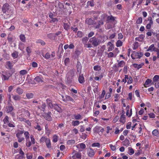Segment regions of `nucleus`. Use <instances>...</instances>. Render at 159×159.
I'll list each match as a JSON object with an SVG mask.
<instances>
[{
    "mask_svg": "<svg viewBox=\"0 0 159 159\" xmlns=\"http://www.w3.org/2000/svg\"><path fill=\"white\" fill-rule=\"evenodd\" d=\"M159 80V76L157 75H155L153 78L154 82H157Z\"/></svg>",
    "mask_w": 159,
    "mask_h": 159,
    "instance_id": "30",
    "label": "nucleus"
},
{
    "mask_svg": "<svg viewBox=\"0 0 159 159\" xmlns=\"http://www.w3.org/2000/svg\"><path fill=\"white\" fill-rule=\"evenodd\" d=\"M20 38L21 41L23 42H25V37L24 35L21 34L20 36Z\"/></svg>",
    "mask_w": 159,
    "mask_h": 159,
    "instance_id": "31",
    "label": "nucleus"
},
{
    "mask_svg": "<svg viewBox=\"0 0 159 159\" xmlns=\"http://www.w3.org/2000/svg\"><path fill=\"white\" fill-rule=\"evenodd\" d=\"M152 134L154 136H159V132L157 129H154L152 132Z\"/></svg>",
    "mask_w": 159,
    "mask_h": 159,
    "instance_id": "25",
    "label": "nucleus"
},
{
    "mask_svg": "<svg viewBox=\"0 0 159 159\" xmlns=\"http://www.w3.org/2000/svg\"><path fill=\"white\" fill-rule=\"evenodd\" d=\"M92 147H96L98 148H99L100 147V144L98 143H93L92 145Z\"/></svg>",
    "mask_w": 159,
    "mask_h": 159,
    "instance_id": "36",
    "label": "nucleus"
},
{
    "mask_svg": "<svg viewBox=\"0 0 159 159\" xmlns=\"http://www.w3.org/2000/svg\"><path fill=\"white\" fill-rule=\"evenodd\" d=\"M71 157L72 159H81V153L74 150L71 154Z\"/></svg>",
    "mask_w": 159,
    "mask_h": 159,
    "instance_id": "2",
    "label": "nucleus"
},
{
    "mask_svg": "<svg viewBox=\"0 0 159 159\" xmlns=\"http://www.w3.org/2000/svg\"><path fill=\"white\" fill-rule=\"evenodd\" d=\"M144 38V36L143 35H141L139 37L136 38L135 39L141 42L143 41Z\"/></svg>",
    "mask_w": 159,
    "mask_h": 159,
    "instance_id": "38",
    "label": "nucleus"
},
{
    "mask_svg": "<svg viewBox=\"0 0 159 159\" xmlns=\"http://www.w3.org/2000/svg\"><path fill=\"white\" fill-rule=\"evenodd\" d=\"M119 52V51L118 50V48H116L115 49V52H114V53L110 52L109 53H107V57L108 58H111L112 57H116Z\"/></svg>",
    "mask_w": 159,
    "mask_h": 159,
    "instance_id": "5",
    "label": "nucleus"
},
{
    "mask_svg": "<svg viewBox=\"0 0 159 159\" xmlns=\"http://www.w3.org/2000/svg\"><path fill=\"white\" fill-rule=\"evenodd\" d=\"M45 133L48 136H49L51 133V131L49 130L47 125L45 126Z\"/></svg>",
    "mask_w": 159,
    "mask_h": 159,
    "instance_id": "29",
    "label": "nucleus"
},
{
    "mask_svg": "<svg viewBox=\"0 0 159 159\" xmlns=\"http://www.w3.org/2000/svg\"><path fill=\"white\" fill-rule=\"evenodd\" d=\"M47 103L48 104V107L51 108H53L54 106V105H53L51 102V101L49 99H47Z\"/></svg>",
    "mask_w": 159,
    "mask_h": 159,
    "instance_id": "21",
    "label": "nucleus"
},
{
    "mask_svg": "<svg viewBox=\"0 0 159 159\" xmlns=\"http://www.w3.org/2000/svg\"><path fill=\"white\" fill-rule=\"evenodd\" d=\"M45 142L47 147L48 148H51V142L49 139L48 138Z\"/></svg>",
    "mask_w": 159,
    "mask_h": 159,
    "instance_id": "22",
    "label": "nucleus"
},
{
    "mask_svg": "<svg viewBox=\"0 0 159 159\" xmlns=\"http://www.w3.org/2000/svg\"><path fill=\"white\" fill-rule=\"evenodd\" d=\"M43 56L46 59H49L51 57L49 53H47L45 56L43 55Z\"/></svg>",
    "mask_w": 159,
    "mask_h": 159,
    "instance_id": "56",
    "label": "nucleus"
},
{
    "mask_svg": "<svg viewBox=\"0 0 159 159\" xmlns=\"http://www.w3.org/2000/svg\"><path fill=\"white\" fill-rule=\"evenodd\" d=\"M86 22L89 25H91L93 23V20L91 19H87L86 20Z\"/></svg>",
    "mask_w": 159,
    "mask_h": 159,
    "instance_id": "46",
    "label": "nucleus"
},
{
    "mask_svg": "<svg viewBox=\"0 0 159 159\" xmlns=\"http://www.w3.org/2000/svg\"><path fill=\"white\" fill-rule=\"evenodd\" d=\"M128 149V153L130 155H132L134 153V149L131 147H129Z\"/></svg>",
    "mask_w": 159,
    "mask_h": 159,
    "instance_id": "35",
    "label": "nucleus"
},
{
    "mask_svg": "<svg viewBox=\"0 0 159 159\" xmlns=\"http://www.w3.org/2000/svg\"><path fill=\"white\" fill-rule=\"evenodd\" d=\"M26 95L28 98H32L33 97V94L31 93H27Z\"/></svg>",
    "mask_w": 159,
    "mask_h": 159,
    "instance_id": "53",
    "label": "nucleus"
},
{
    "mask_svg": "<svg viewBox=\"0 0 159 159\" xmlns=\"http://www.w3.org/2000/svg\"><path fill=\"white\" fill-rule=\"evenodd\" d=\"M94 70L99 71L101 70V68L100 66L97 65L93 67Z\"/></svg>",
    "mask_w": 159,
    "mask_h": 159,
    "instance_id": "40",
    "label": "nucleus"
},
{
    "mask_svg": "<svg viewBox=\"0 0 159 159\" xmlns=\"http://www.w3.org/2000/svg\"><path fill=\"white\" fill-rule=\"evenodd\" d=\"M44 118L46 120L48 121H51L52 120V118L51 116V113L49 112L48 113L45 114L44 115Z\"/></svg>",
    "mask_w": 159,
    "mask_h": 159,
    "instance_id": "17",
    "label": "nucleus"
},
{
    "mask_svg": "<svg viewBox=\"0 0 159 159\" xmlns=\"http://www.w3.org/2000/svg\"><path fill=\"white\" fill-rule=\"evenodd\" d=\"M77 148L80 147L81 149H84L86 148L85 145L83 143H80L77 145Z\"/></svg>",
    "mask_w": 159,
    "mask_h": 159,
    "instance_id": "27",
    "label": "nucleus"
},
{
    "mask_svg": "<svg viewBox=\"0 0 159 159\" xmlns=\"http://www.w3.org/2000/svg\"><path fill=\"white\" fill-rule=\"evenodd\" d=\"M11 55L14 58H16L18 56V53L16 51H14L12 53Z\"/></svg>",
    "mask_w": 159,
    "mask_h": 159,
    "instance_id": "34",
    "label": "nucleus"
},
{
    "mask_svg": "<svg viewBox=\"0 0 159 159\" xmlns=\"http://www.w3.org/2000/svg\"><path fill=\"white\" fill-rule=\"evenodd\" d=\"M87 152L88 156L90 157H93L95 154L94 150L91 148L88 149Z\"/></svg>",
    "mask_w": 159,
    "mask_h": 159,
    "instance_id": "11",
    "label": "nucleus"
},
{
    "mask_svg": "<svg viewBox=\"0 0 159 159\" xmlns=\"http://www.w3.org/2000/svg\"><path fill=\"white\" fill-rule=\"evenodd\" d=\"M10 9V6L7 3L4 4L2 8V11L4 13H6L7 12H8Z\"/></svg>",
    "mask_w": 159,
    "mask_h": 159,
    "instance_id": "9",
    "label": "nucleus"
},
{
    "mask_svg": "<svg viewBox=\"0 0 159 159\" xmlns=\"http://www.w3.org/2000/svg\"><path fill=\"white\" fill-rule=\"evenodd\" d=\"M58 136L56 135H54L53 137L52 141L54 143L57 142L58 140Z\"/></svg>",
    "mask_w": 159,
    "mask_h": 159,
    "instance_id": "43",
    "label": "nucleus"
},
{
    "mask_svg": "<svg viewBox=\"0 0 159 159\" xmlns=\"http://www.w3.org/2000/svg\"><path fill=\"white\" fill-rule=\"evenodd\" d=\"M30 139L31 142L30 141L29 139H26V146L28 147H30L32 143L34 144L35 143V140L33 135H31L30 136Z\"/></svg>",
    "mask_w": 159,
    "mask_h": 159,
    "instance_id": "4",
    "label": "nucleus"
},
{
    "mask_svg": "<svg viewBox=\"0 0 159 159\" xmlns=\"http://www.w3.org/2000/svg\"><path fill=\"white\" fill-rule=\"evenodd\" d=\"M36 43H37L40 44L42 45H44L45 44V42L43 40L41 39H38L36 40Z\"/></svg>",
    "mask_w": 159,
    "mask_h": 159,
    "instance_id": "32",
    "label": "nucleus"
},
{
    "mask_svg": "<svg viewBox=\"0 0 159 159\" xmlns=\"http://www.w3.org/2000/svg\"><path fill=\"white\" fill-rule=\"evenodd\" d=\"M105 91L104 90H103L102 91V93L101 95L99 96V98L102 99L104 98L105 94Z\"/></svg>",
    "mask_w": 159,
    "mask_h": 159,
    "instance_id": "55",
    "label": "nucleus"
},
{
    "mask_svg": "<svg viewBox=\"0 0 159 159\" xmlns=\"http://www.w3.org/2000/svg\"><path fill=\"white\" fill-rule=\"evenodd\" d=\"M54 109H55L56 111H57L58 112H60L61 111V109L60 107L58 106L57 104H54V106L53 108Z\"/></svg>",
    "mask_w": 159,
    "mask_h": 159,
    "instance_id": "33",
    "label": "nucleus"
},
{
    "mask_svg": "<svg viewBox=\"0 0 159 159\" xmlns=\"http://www.w3.org/2000/svg\"><path fill=\"white\" fill-rule=\"evenodd\" d=\"M70 62V59L68 58H66L64 60L65 65L66 66Z\"/></svg>",
    "mask_w": 159,
    "mask_h": 159,
    "instance_id": "58",
    "label": "nucleus"
},
{
    "mask_svg": "<svg viewBox=\"0 0 159 159\" xmlns=\"http://www.w3.org/2000/svg\"><path fill=\"white\" fill-rule=\"evenodd\" d=\"M152 82V80L150 79H147L144 84V86L145 87L147 88L149 86Z\"/></svg>",
    "mask_w": 159,
    "mask_h": 159,
    "instance_id": "18",
    "label": "nucleus"
},
{
    "mask_svg": "<svg viewBox=\"0 0 159 159\" xmlns=\"http://www.w3.org/2000/svg\"><path fill=\"white\" fill-rule=\"evenodd\" d=\"M149 20V23L146 26V28L147 29H150L151 28V26L153 24V22L151 17H150L148 19Z\"/></svg>",
    "mask_w": 159,
    "mask_h": 159,
    "instance_id": "13",
    "label": "nucleus"
},
{
    "mask_svg": "<svg viewBox=\"0 0 159 159\" xmlns=\"http://www.w3.org/2000/svg\"><path fill=\"white\" fill-rule=\"evenodd\" d=\"M107 46L108 47L107 48V51L108 52L112 51L114 48V46L113 44L111 42H109L108 43Z\"/></svg>",
    "mask_w": 159,
    "mask_h": 159,
    "instance_id": "12",
    "label": "nucleus"
},
{
    "mask_svg": "<svg viewBox=\"0 0 159 159\" xmlns=\"http://www.w3.org/2000/svg\"><path fill=\"white\" fill-rule=\"evenodd\" d=\"M34 80L37 82H43V78L42 75H40L36 77L34 79Z\"/></svg>",
    "mask_w": 159,
    "mask_h": 159,
    "instance_id": "14",
    "label": "nucleus"
},
{
    "mask_svg": "<svg viewBox=\"0 0 159 159\" xmlns=\"http://www.w3.org/2000/svg\"><path fill=\"white\" fill-rule=\"evenodd\" d=\"M3 121L4 124H8L9 123L8 117L7 116H6L4 119Z\"/></svg>",
    "mask_w": 159,
    "mask_h": 159,
    "instance_id": "45",
    "label": "nucleus"
},
{
    "mask_svg": "<svg viewBox=\"0 0 159 159\" xmlns=\"http://www.w3.org/2000/svg\"><path fill=\"white\" fill-rule=\"evenodd\" d=\"M89 42L92 43L95 46H97L99 44V41L96 38L93 37L90 39Z\"/></svg>",
    "mask_w": 159,
    "mask_h": 159,
    "instance_id": "8",
    "label": "nucleus"
},
{
    "mask_svg": "<svg viewBox=\"0 0 159 159\" xmlns=\"http://www.w3.org/2000/svg\"><path fill=\"white\" fill-rule=\"evenodd\" d=\"M114 101L115 102L118 101L120 98V95L118 94H115L114 95Z\"/></svg>",
    "mask_w": 159,
    "mask_h": 159,
    "instance_id": "37",
    "label": "nucleus"
},
{
    "mask_svg": "<svg viewBox=\"0 0 159 159\" xmlns=\"http://www.w3.org/2000/svg\"><path fill=\"white\" fill-rule=\"evenodd\" d=\"M27 73V71L26 70H21L20 72V74L21 75H24Z\"/></svg>",
    "mask_w": 159,
    "mask_h": 159,
    "instance_id": "48",
    "label": "nucleus"
},
{
    "mask_svg": "<svg viewBox=\"0 0 159 159\" xmlns=\"http://www.w3.org/2000/svg\"><path fill=\"white\" fill-rule=\"evenodd\" d=\"M80 122L78 120H73L72 121V124L73 126H75L79 125Z\"/></svg>",
    "mask_w": 159,
    "mask_h": 159,
    "instance_id": "28",
    "label": "nucleus"
},
{
    "mask_svg": "<svg viewBox=\"0 0 159 159\" xmlns=\"http://www.w3.org/2000/svg\"><path fill=\"white\" fill-rule=\"evenodd\" d=\"M129 111H127L126 112V115L128 116V117H130L131 116L132 114V109H130V112L129 114Z\"/></svg>",
    "mask_w": 159,
    "mask_h": 159,
    "instance_id": "52",
    "label": "nucleus"
},
{
    "mask_svg": "<svg viewBox=\"0 0 159 159\" xmlns=\"http://www.w3.org/2000/svg\"><path fill=\"white\" fill-rule=\"evenodd\" d=\"M78 80L80 84H82L84 82L85 80L83 74H80L79 75Z\"/></svg>",
    "mask_w": 159,
    "mask_h": 159,
    "instance_id": "15",
    "label": "nucleus"
},
{
    "mask_svg": "<svg viewBox=\"0 0 159 159\" xmlns=\"http://www.w3.org/2000/svg\"><path fill=\"white\" fill-rule=\"evenodd\" d=\"M142 22V18H139L136 21V23L137 24H140Z\"/></svg>",
    "mask_w": 159,
    "mask_h": 159,
    "instance_id": "64",
    "label": "nucleus"
},
{
    "mask_svg": "<svg viewBox=\"0 0 159 159\" xmlns=\"http://www.w3.org/2000/svg\"><path fill=\"white\" fill-rule=\"evenodd\" d=\"M7 111L9 113L11 112L13 109V108L12 106H9L6 108Z\"/></svg>",
    "mask_w": 159,
    "mask_h": 159,
    "instance_id": "44",
    "label": "nucleus"
},
{
    "mask_svg": "<svg viewBox=\"0 0 159 159\" xmlns=\"http://www.w3.org/2000/svg\"><path fill=\"white\" fill-rule=\"evenodd\" d=\"M124 145L125 146H128L130 144L129 141L127 139H125L124 141Z\"/></svg>",
    "mask_w": 159,
    "mask_h": 159,
    "instance_id": "49",
    "label": "nucleus"
},
{
    "mask_svg": "<svg viewBox=\"0 0 159 159\" xmlns=\"http://www.w3.org/2000/svg\"><path fill=\"white\" fill-rule=\"evenodd\" d=\"M90 6L91 7H93L94 6V3L93 2L88 1L87 3V7H88Z\"/></svg>",
    "mask_w": 159,
    "mask_h": 159,
    "instance_id": "57",
    "label": "nucleus"
},
{
    "mask_svg": "<svg viewBox=\"0 0 159 159\" xmlns=\"http://www.w3.org/2000/svg\"><path fill=\"white\" fill-rule=\"evenodd\" d=\"M24 134L25 137V139L30 138V134L28 132H25L24 133Z\"/></svg>",
    "mask_w": 159,
    "mask_h": 159,
    "instance_id": "50",
    "label": "nucleus"
},
{
    "mask_svg": "<svg viewBox=\"0 0 159 159\" xmlns=\"http://www.w3.org/2000/svg\"><path fill=\"white\" fill-rule=\"evenodd\" d=\"M93 130L95 133H99L100 132L102 133L104 131V129L101 126H96L93 129Z\"/></svg>",
    "mask_w": 159,
    "mask_h": 159,
    "instance_id": "7",
    "label": "nucleus"
},
{
    "mask_svg": "<svg viewBox=\"0 0 159 159\" xmlns=\"http://www.w3.org/2000/svg\"><path fill=\"white\" fill-rule=\"evenodd\" d=\"M19 48L20 50H23L25 48V44L21 42L20 43L19 45Z\"/></svg>",
    "mask_w": 159,
    "mask_h": 159,
    "instance_id": "26",
    "label": "nucleus"
},
{
    "mask_svg": "<svg viewBox=\"0 0 159 159\" xmlns=\"http://www.w3.org/2000/svg\"><path fill=\"white\" fill-rule=\"evenodd\" d=\"M143 65L144 64L143 63H142L139 64H133V66L134 67L137 68L138 69H139L141 68Z\"/></svg>",
    "mask_w": 159,
    "mask_h": 159,
    "instance_id": "23",
    "label": "nucleus"
},
{
    "mask_svg": "<svg viewBox=\"0 0 159 159\" xmlns=\"http://www.w3.org/2000/svg\"><path fill=\"white\" fill-rule=\"evenodd\" d=\"M64 29L67 30L69 28L70 25L68 23H64Z\"/></svg>",
    "mask_w": 159,
    "mask_h": 159,
    "instance_id": "54",
    "label": "nucleus"
},
{
    "mask_svg": "<svg viewBox=\"0 0 159 159\" xmlns=\"http://www.w3.org/2000/svg\"><path fill=\"white\" fill-rule=\"evenodd\" d=\"M106 18L107 19V20L108 21H113L115 20V17L111 16H107L106 14H103L102 16V20L99 22V25H102L103 23V21L105 20Z\"/></svg>",
    "mask_w": 159,
    "mask_h": 159,
    "instance_id": "1",
    "label": "nucleus"
},
{
    "mask_svg": "<svg viewBox=\"0 0 159 159\" xmlns=\"http://www.w3.org/2000/svg\"><path fill=\"white\" fill-rule=\"evenodd\" d=\"M15 157L16 159H21L24 158V157L22 155L17 154L16 156Z\"/></svg>",
    "mask_w": 159,
    "mask_h": 159,
    "instance_id": "51",
    "label": "nucleus"
},
{
    "mask_svg": "<svg viewBox=\"0 0 159 159\" xmlns=\"http://www.w3.org/2000/svg\"><path fill=\"white\" fill-rule=\"evenodd\" d=\"M120 121L123 123L124 124L125 122V116L124 114L122 115L120 119Z\"/></svg>",
    "mask_w": 159,
    "mask_h": 159,
    "instance_id": "19",
    "label": "nucleus"
},
{
    "mask_svg": "<svg viewBox=\"0 0 159 159\" xmlns=\"http://www.w3.org/2000/svg\"><path fill=\"white\" fill-rule=\"evenodd\" d=\"M132 82H133L132 78L131 76H129V80L127 82V83L128 84H130Z\"/></svg>",
    "mask_w": 159,
    "mask_h": 159,
    "instance_id": "61",
    "label": "nucleus"
},
{
    "mask_svg": "<svg viewBox=\"0 0 159 159\" xmlns=\"http://www.w3.org/2000/svg\"><path fill=\"white\" fill-rule=\"evenodd\" d=\"M11 74L8 71L2 72L1 77L3 80H7L11 76Z\"/></svg>",
    "mask_w": 159,
    "mask_h": 159,
    "instance_id": "3",
    "label": "nucleus"
},
{
    "mask_svg": "<svg viewBox=\"0 0 159 159\" xmlns=\"http://www.w3.org/2000/svg\"><path fill=\"white\" fill-rule=\"evenodd\" d=\"M116 46L117 47H119L122 45V42L120 40H118L116 43Z\"/></svg>",
    "mask_w": 159,
    "mask_h": 159,
    "instance_id": "42",
    "label": "nucleus"
},
{
    "mask_svg": "<svg viewBox=\"0 0 159 159\" xmlns=\"http://www.w3.org/2000/svg\"><path fill=\"white\" fill-rule=\"evenodd\" d=\"M62 100L64 102L67 101H70L74 102V99L70 97L68 95H66L65 96H62Z\"/></svg>",
    "mask_w": 159,
    "mask_h": 159,
    "instance_id": "10",
    "label": "nucleus"
},
{
    "mask_svg": "<svg viewBox=\"0 0 159 159\" xmlns=\"http://www.w3.org/2000/svg\"><path fill=\"white\" fill-rule=\"evenodd\" d=\"M5 66L8 69H11L12 67L11 64L9 61H7L6 62Z\"/></svg>",
    "mask_w": 159,
    "mask_h": 159,
    "instance_id": "24",
    "label": "nucleus"
},
{
    "mask_svg": "<svg viewBox=\"0 0 159 159\" xmlns=\"http://www.w3.org/2000/svg\"><path fill=\"white\" fill-rule=\"evenodd\" d=\"M47 138L45 137H41L40 139V141L41 142H45L46 140L47 139Z\"/></svg>",
    "mask_w": 159,
    "mask_h": 159,
    "instance_id": "59",
    "label": "nucleus"
},
{
    "mask_svg": "<svg viewBox=\"0 0 159 159\" xmlns=\"http://www.w3.org/2000/svg\"><path fill=\"white\" fill-rule=\"evenodd\" d=\"M75 143V141L73 140H69L67 142V143L69 144H74Z\"/></svg>",
    "mask_w": 159,
    "mask_h": 159,
    "instance_id": "63",
    "label": "nucleus"
},
{
    "mask_svg": "<svg viewBox=\"0 0 159 159\" xmlns=\"http://www.w3.org/2000/svg\"><path fill=\"white\" fill-rule=\"evenodd\" d=\"M73 116L76 120H79L81 117V115L80 114H78L77 115L75 114L73 115Z\"/></svg>",
    "mask_w": 159,
    "mask_h": 159,
    "instance_id": "41",
    "label": "nucleus"
},
{
    "mask_svg": "<svg viewBox=\"0 0 159 159\" xmlns=\"http://www.w3.org/2000/svg\"><path fill=\"white\" fill-rule=\"evenodd\" d=\"M117 62H118V67H123L125 65V62L123 61H117Z\"/></svg>",
    "mask_w": 159,
    "mask_h": 159,
    "instance_id": "20",
    "label": "nucleus"
},
{
    "mask_svg": "<svg viewBox=\"0 0 159 159\" xmlns=\"http://www.w3.org/2000/svg\"><path fill=\"white\" fill-rule=\"evenodd\" d=\"M16 92L19 94H21L23 93L22 89L20 88H17L16 90Z\"/></svg>",
    "mask_w": 159,
    "mask_h": 159,
    "instance_id": "60",
    "label": "nucleus"
},
{
    "mask_svg": "<svg viewBox=\"0 0 159 159\" xmlns=\"http://www.w3.org/2000/svg\"><path fill=\"white\" fill-rule=\"evenodd\" d=\"M89 40V38L87 37H85L83 38L82 39V41L83 43L85 44L87 43V41Z\"/></svg>",
    "mask_w": 159,
    "mask_h": 159,
    "instance_id": "47",
    "label": "nucleus"
},
{
    "mask_svg": "<svg viewBox=\"0 0 159 159\" xmlns=\"http://www.w3.org/2000/svg\"><path fill=\"white\" fill-rule=\"evenodd\" d=\"M155 47V45L153 44H151L148 48V49L147 50V51L152 52L153 51H155L156 49Z\"/></svg>",
    "mask_w": 159,
    "mask_h": 159,
    "instance_id": "16",
    "label": "nucleus"
},
{
    "mask_svg": "<svg viewBox=\"0 0 159 159\" xmlns=\"http://www.w3.org/2000/svg\"><path fill=\"white\" fill-rule=\"evenodd\" d=\"M12 98L16 101L19 100L20 98V97L18 95H13Z\"/></svg>",
    "mask_w": 159,
    "mask_h": 159,
    "instance_id": "39",
    "label": "nucleus"
},
{
    "mask_svg": "<svg viewBox=\"0 0 159 159\" xmlns=\"http://www.w3.org/2000/svg\"><path fill=\"white\" fill-rule=\"evenodd\" d=\"M143 54L141 52H134L131 54V56L132 58L133 59L140 58L142 56Z\"/></svg>",
    "mask_w": 159,
    "mask_h": 159,
    "instance_id": "6",
    "label": "nucleus"
},
{
    "mask_svg": "<svg viewBox=\"0 0 159 159\" xmlns=\"http://www.w3.org/2000/svg\"><path fill=\"white\" fill-rule=\"evenodd\" d=\"M112 151H115L116 149V147L115 146L111 144L109 145Z\"/></svg>",
    "mask_w": 159,
    "mask_h": 159,
    "instance_id": "62",
    "label": "nucleus"
}]
</instances>
